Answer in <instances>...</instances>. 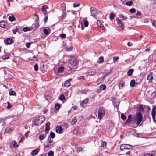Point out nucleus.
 <instances>
[{"instance_id":"nucleus-1","label":"nucleus","mask_w":156,"mask_h":156,"mask_svg":"<svg viewBox=\"0 0 156 156\" xmlns=\"http://www.w3.org/2000/svg\"><path fill=\"white\" fill-rule=\"evenodd\" d=\"M118 16L119 17L117 18V23L119 27L123 30L124 28V23L122 20L126 21L127 18L122 14H119Z\"/></svg>"},{"instance_id":"nucleus-2","label":"nucleus","mask_w":156,"mask_h":156,"mask_svg":"<svg viewBox=\"0 0 156 156\" xmlns=\"http://www.w3.org/2000/svg\"><path fill=\"white\" fill-rule=\"evenodd\" d=\"M142 113L140 111H137L135 118V121L137 125H139L142 121Z\"/></svg>"},{"instance_id":"nucleus-3","label":"nucleus","mask_w":156,"mask_h":156,"mask_svg":"<svg viewBox=\"0 0 156 156\" xmlns=\"http://www.w3.org/2000/svg\"><path fill=\"white\" fill-rule=\"evenodd\" d=\"M44 120V117L43 116H40L35 118L33 120L34 125L37 126L41 124Z\"/></svg>"},{"instance_id":"nucleus-4","label":"nucleus","mask_w":156,"mask_h":156,"mask_svg":"<svg viewBox=\"0 0 156 156\" xmlns=\"http://www.w3.org/2000/svg\"><path fill=\"white\" fill-rule=\"evenodd\" d=\"M133 146L128 144H122L120 147V149L122 151H124L126 150H129L132 149Z\"/></svg>"},{"instance_id":"nucleus-5","label":"nucleus","mask_w":156,"mask_h":156,"mask_svg":"<svg viewBox=\"0 0 156 156\" xmlns=\"http://www.w3.org/2000/svg\"><path fill=\"white\" fill-rule=\"evenodd\" d=\"M105 109L102 108H100L98 112V118L101 119L105 115Z\"/></svg>"},{"instance_id":"nucleus-6","label":"nucleus","mask_w":156,"mask_h":156,"mask_svg":"<svg viewBox=\"0 0 156 156\" xmlns=\"http://www.w3.org/2000/svg\"><path fill=\"white\" fill-rule=\"evenodd\" d=\"M55 131L56 133L61 134L63 132V129L60 126H57L55 128Z\"/></svg>"},{"instance_id":"nucleus-7","label":"nucleus","mask_w":156,"mask_h":156,"mask_svg":"<svg viewBox=\"0 0 156 156\" xmlns=\"http://www.w3.org/2000/svg\"><path fill=\"white\" fill-rule=\"evenodd\" d=\"M69 62L70 64L73 66H75L77 62L76 59L73 58H71L70 59Z\"/></svg>"},{"instance_id":"nucleus-8","label":"nucleus","mask_w":156,"mask_h":156,"mask_svg":"<svg viewBox=\"0 0 156 156\" xmlns=\"http://www.w3.org/2000/svg\"><path fill=\"white\" fill-rule=\"evenodd\" d=\"M9 55L10 54L9 53L4 51L2 57L3 59H7L9 58Z\"/></svg>"},{"instance_id":"nucleus-9","label":"nucleus","mask_w":156,"mask_h":156,"mask_svg":"<svg viewBox=\"0 0 156 156\" xmlns=\"http://www.w3.org/2000/svg\"><path fill=\"white\" fill-rule=\"evenodd\" d=\"M90 12L91 15L93 17H94L95 16H96L97 13V10L94 8H91Z\"/></svg>"},{"instance_id":"nucleus-10","label":"nucleus","mask_w":156,"mask_h":156,"mask_svg":"<svg viewBox=\"0 0 156 156\" xmlns=\"http://www.w3.org/2000/svg\"><path fill=\"white\" fill-rule=\"evenodd\" d=\"M61 106V105L59 103H56L55 106V109L56 111V112H52L51 113H56L60 109Z\"/></svg>"},{"instance_id":"nucleus-11","label":"nucleus","mask_w":156,"mask_h":156,"mask_svg":"<svg viewBox=\"0 0 156 156\" xmlns=\"http://www.w3.org/2000/svg\"><path fill=\"white\" fill-rule=\"evenodd\" d=\"M12 42V39L10 38H7L5 40V41H4V43L6 45L11 44Z\"/></svg>"},{"instance_id":"nucleus-12","label":"nucleus","mask_w":156,"mask_h":156,"mask_svg":"<svg viewBox=\"0 0 156 156\" xmlns=\"http://www.w3.org/2000/svg\"><path fill=\"white\" fill-rule=\"evenodd\" d=\"M72 80L70 79H68L66 80L64 84V86L65 87H68L70 86V82Z\"/></svg>"},{"instance_id":"nucleus-13","label":"nucleus","mask_w":156,"mask_h":156,"mask_svg":"<svg viewBox=\"0 0 156 156\" xmlns=\"http://www.w3.org/2000/svg\"><path fill=\"white\" fill-rule=\"evenodd\" d=\"M153 77L151 73H150L147 75V79L148 81L149 82H151L153 80Z\"/></svg>"},{"instance_id":"nucleus-14","label":"nucleus","mask_w":156,"mask_h":156,"mask_svg":"<svg viewBox=\"0 0 156 156\" xmlns=\"http://www.w3.org/2000/svg\"><path fill=\"white\" fill-rule=\"evenodd\" d=\"M39 149L37 148L35 150H33L31 153V155L33 156L36 155L38 154L39 151Z\"/></svg>"},{"instance_id":"nucleus-15","label":"nucleus","mask_w":156,"mask_h":156,"mask_svg":"<svg viewBox=\"0 0 156 156\" xmlns=\"http://www.w3.org/2000/svg\"><path fill=\"white\" fill-rule=\"evenodd\" d=\"M54 144L53 141L52 140H48V141L47 144L46 145V147H48L51 145H53Z\"/></svg>"},{"instance_id":"nucleus-16","label":"nucleus","mask_w":156,"mask_h":156,"mask_svg":"<svg viewBox=\"0 0 156 156\" xmlns=\"http://www.w3.org/2000/svg\"><path fill=\"white\" fill-rule=\"evenodd\" d=\"M43 32L44 34L46 35H48L50 33L51 30L49 28H48V29L45 28L43 29Z\"/></svg>"},{"instance_id":"nucleus-17","label":"nucleus","mask_w":156,"mask_h":156,"mask_svg":"<svg viewBox=\"0 0 156 156\" xmlns=\"http://www.w3.org/2000/svg\"><path fill=\"white\" fill-rule=\"evenodd\" d=\"M50 123L49 122H47L45 125V131L47 132V133H48L49 130L50 129Z\"/></svg>"},{"instance_id":"nucleus-18","label":"nucleus","mask_w":156,"mask_h":156,"mask_svg":"<svg viewBox=\"0 0 156 156\" xmlns=\"http://www.w3.org/2000/svg\"><path fill=\"white\" fill-rule=\"evenodd\" d=\"M13 130V129L12 128H7L5 129V132L7 133L10 134L12 133Z\"/></svg>"},{"instance_id":"nucleus-19","label":"nucleus","mask_w":156,"mask_h":156,"mask_svg":"<svg viewBox=\"0 0 156 156\" xmlns=\"http://www.w3.org/2000/svg\"><path fill=\"white\" fill-rule=\"evenodd\" d=\"M0 26L3 28H5L6 27V23L4 21H2L0 22Z\"/></svg>"},{"instance_id":"nucleus-20","label":"nucleus","mask_w":156,"mask_h":156,"mask_svg":"<svg viewBox=\"0 0 156 156\" xmlns=\"http://www.w3.org/2000/svg\"><path fill=\"white\" fill-rule=\"evenodd\" d=\"M48 9V7L46 5H44L42 7V11L44 12V15H46L47 13V11L46 9Z\"/></svg>"},{"instance_id":"nucleus-21","label":"nucleus","mask_w":156,"mask_h":156,"mask_svg":"<svg viewBox=\"0 0 156 156\" xmlns=\"http://www.w3.org/2000/svg\"><path fill=\"white\" fill-rule=\"evenodd\" d=\"M131 121V115H129L128 117V118L125 122V124H128L130 123Z\"/></svg>"},{"instance_id":"nucleus-22","label":"nucleus","mask_w":156,"mask_h":156,"mask_svg":"<svg viewBox=\"0 0 156 156\" xmlns=\"http://www.w3.org/2000/svg\"><path fill=\"white\" fill-rule=\"evenodd\" d=\"M88 98H86L82 101V102L80 103V105L81 106L83 107V104H87L88 103Z\"/></svg>"},{"instance_id":"nucleus-23","label":"nucleus","mask_w":156,"mask_h":156,"mask_svg":"<svg viewBox=\"0 0 156 156\" xmlns=\"http://www.w3.org/2000/svg\"><path fill=\"white\" fill-rule=\"evenodd\" d=\"M9 94L10 96H16V93L15 92V91L11 89H10L9 90Z\"/></svg>"},{"instance_id":"nucleus-24","label":"nucleus","mask_w":156,"mask_h":156,"mask_svg":"<svg viewBox=\"0 0 156 156\" xmlns=\"http://www.w3.org/2000/svg\"><path fill=\"white\" fill-rule=\"evenodd\" d=\"M46 137V136L45 135H44V134H41L39 136V138L40 140L41 141L42 140H44L45 138Z\"/></svg>"},{"instance_id":"nucleus-25","label":"nucleus","mask_w":156,"mask_h":156,"mask_svg":"<svg viewBox=\"0 0 156 156\" xmlns=\"http://www.w3.org/2000/svg\"><path fill=\"white\" fill-rule=\"evenodd\" d=\"M9 19L10 22H12L15 20V18L13 15H12L9 16Z\"/></svg>"},{"instance_id":"nucleus-26","label":"nucleus","mask_w":156,"mask_h":156,"mask_svg":"<svg viewBox=\"0 0 156 156\" xmlns=\"http://www.w3.org/2000/svg\"><path fill=\"white\" fill-rule=\"evenodd\" d=\"M133 71V69H131L129 70L127 73V74L128 76H130L132 74Z\"/></svg>"},{"instance_id":"nucleus-27","label":"nucleus","mask_w":156,"mask_h":156,"mask_svg":"<svg viewBox=\"0 0 156 156\" xmlns=\"http://www.w3.org/2000/svg\"><path fill=\"white\" fill-rule=\"evenodd\" d=\"M77 122V120L76 117H74L72 120L71 124L72 125H74Z\"/></svg>"},{"instance_id":"nucleus-28","label":"nucleus","mask_w":156,"mask_h":156,"mask_svg":"<svg viewBox=\"0 0 156 156\" xmlns=\"http://www.w3.org/2000/svg\"><path fill=\"white\" fill-rule=\"evenodd\" d=\"M13 145L14 148L18 147L19 146V143H18L16 141H13Z\"/></svg>"},{"instance_id":"nucleus-29","label":"nucleus","mask_w":156,"mask_h":156,"mask_svg":"<svg viewBox=\"0 0 156 156\" xmlns=\"http://www.w3.org/2000/svg\"><path fill=\"white\" fill-rule=\"evenodd\" d=\"M135 83V81L134 80H132L130 82V86L131 87L134 86Z\"/></svg>"},{"instance_id":"nucleus-30","label":"nucleus","mask_w":156,"mask_h":156,"mask_svg":"<svg viewBox=\"0 0 156 156\" xmlns=\"http://www.w3.org/2000/svg\"><path fill=\"white\" fill-rule=\"evenodd\" d=\"M155 113L156 112L155 109L154 108H152L151 112V115L152 117H153L154 118L155 117Z\"/></svg>"},{"instance_id":"nucleus-31","label":"nucleus","mask_w":156,"mask_h":156,"mask_svg":"<svg viewBox=\"0 0 156 156\" xmlns=\"http://www.w3.org/2000/svg\"><path fill=\"white\" fill-rule=\"evenodd\" d=\"M107 144L105 141H103L101 144V146L102 148H104L106 146Z\"/></svg>"},{"instance_id":"nucleus-32","label":"nucleus","mask_w":156,"mask_h":156,"mask_svg":"<svg viewBox=\"0 0 156 156\" xmlns=\"http://www.w3.org/2000/svg\"><path fill=\"white\" fill-rule=\"evenodd\" d=\"M58 99L59 100H61L62 101H64L65 100V97L64 95L62 94L58 98Z\"/></svg>"},{"instance_id":"nucleus-33","label":"nucleus","mask_w":156,"mask_h":156,"mask_svg":"<svg viewBox=\"0 0 156 156\" xmlns=\"http://www.w3.org/2000/svg\"><path fill=\"white\" fill-rule=\"evenodd\" d=\"M133 2L132 1H127L126 2V5L128 6L132 5Z\"/></svg>"},{"instance_id":"nucleus-34","label":"nucleus","mask_w":156,"mask_h":156,"mask_svg":"<svg viewBox=\"0 0 156 156\" xmlns=\"http://www.w3.org/2000/svg\"><path fill=\"white\" fill-rule=\"evenodd\" d=\"M115 17V15L112 13L110 14L109 15V18L111 20H112Z\"/></svg>"},{"instance_id":"nucleus-35","label":"nucleus","mask_w":156,"mask_h":156,"mask_svg":"<svg viewBox=\"0 0 156 156\" xmlns=\"http://www.w3.org/2000/svg\"><path fill=\"white\" fill-rule=\"evenodd\" d=\"M83 24L85 27H87L88 26L89 22L87 20H83Z\"/></svg>"},{"instance_id":"nucleus-36","label":"nucleus","mask_w":156,"mask_h":156,"mask_svg":"<svg viewBox=\"0 0 156 156\" xmlns=\"http://www.w3.org/2000/svg\"><path fill=\"white\" fill-rule=\"evenodd\" d=\"M64 68L63 67H60L58 69V72L61 73L63 71Z\"/></svg>"},{"instance_id":"nucleus-37","label":"nucleus","mask_w":156,"mask_h":156,"mask_svg":"<svg viewBox=\"0 0 156 156\" xmlns=\"http://www.w3.org/2000/svg\"><path fill=\"white\" fill-rule=\"evenodd\" d=\"M97 24L98 26V27H102V25L101 23V22L99 20H97Z\"/></svg>"},{"instance_id":"nucleus-38","label":"nucleus","mask_w":156,"mask_h":156,"mask_svg":"<svg viewBox=\"0 0 156 156\" xmlns=\"http://www.w3.org/2000/svg\"><path fill=\"white\" fill-rule=\"evenodd\" d=\"M106 86L105 85L102 84L100 86V89L105 90L106 89Z\"/></svg>"},{"instance_id":"nucleus-39","label":"nucleus","mask_w":156,"mask_h":156,"mask_svg":"<svg viewBox=\"0 0 156 156\" xmlns=\"http://www.w3.org/2000/svg\"><path fill=\"white\" fill-rule=\"evenodd\" d=\"M23 30L24 32L29 31L30 30V28L28 27H25L23 28Z\"/></svg>"},{"instance_id":"nucleus-40","label":"nucleus","mask_w":156,"mask_h":156,"mask_svg":"<svg viewBox=\"0 0 156 156\" xmlns=\"http://www.w3.org/2000/svg\"><path fill=\"white\" fill-rule=\"evenodd\" d=\"M50 136L51 138H53L55 136V134L54 133L51 132L50 133Z\"/></svg>"},{"instance_id":"nucleus-41","label":"nucleus","mask_w":156,"mask_h":156,"mask_svg":"<svg viewBox=\"0 0 156 156\" xmlns=\"http://www.w3.org/2000/svg\"><path fill=\"white\" fill-rule=\"evenodd\" d=\"M119 59V57L118 56H115L113 58V62H117Z\"/></svg>"},{"instance_id":"nucleus-42","label":"nucleus","mask_w":156,"mask_h":156,"mask_svg":"<svg viewBox=\"0 0 156 156\" xmlns=\"http://www.w3.org/2000/svg\"><path fill=\"white\" fill-rule=\"evenodd\" d=\"M99 59L100 60V61H98V63H102L104 61L103 58L102 56H101L99 58Z\"/></svg>"},{"instance_id":"nucleus-43","label":"nucleus","mask_w":156,"mask_h":156,"mask_svg":"<svg viewBox=\"0 0 156 156\" xmlns=\"http://www.w3.org/2000/svg\"><path fill=\"white\" fill-rule=\"evenodd\" d=\"M121 118L122 119L125 120L126 118V116L124 115L123 113L121 115Z\"/></svg>"},{"instance_id":"nucleus-44","label":"nucleus","mask_w":156,"mask_h":156,"mask_svg":"<svg viewBox=\"0 0 156 156\" xmlns=\"http://www.w3.org/2000/svg\"><path fill=\"white\" fill-rule=\"evenodd\" d=\"M72 48L71 47H66L65 49V50L66 51H70L72 50Z\"/></svg>"},{"instance_id":"nucleus-45","label":"nucleus","mask_w":156,"mask_h":156,"mask_svg":"<svg viewBox=\"0 0 156 156\" xmlns=\"http://www.w3.org/2000/svg\"><path fill=\"white\" fill-rule=\"evenodd\" d=\"M48 156H54V153L52 151H50L48 152Z\"/></svg>"},{"instance_id":"nucleus-46","label":"nucleus","mask_w":156,"mask_h":156,"mask_svg":"<svg viewBox=\"0 0 156 156\" xmlns=\"http://www.w3.org/2000/svg\"><path fill=\"white\" fill-rule=\"evenodd\" d=\"M156 96V92H153L151 94V97L152 98H154Z\"/></svg>"},{"instance_id":"nucleus-47","label":"nucleus","mask_w":156,"mask_h":156,"mask_svg":"<svg viewBox=\"0 0 156 156\" xmlns=\"http://www.w3.org/2000/svg\"><path fill=\"white\" fill-rule=\"evenodd\" d=\"M151 24L153 26L156 27V21L153 20L151 22Z\"/></svg>"},{"instance_id":"nucleus-48","label":"nucleus","mask_w":156,"mask_h":156,"mask_svg":"<svg viewBox=\"0 0 156 156\" xmlns=\"http://www.w3.org/2000/svg\"><path fill=\"white\" fill-rule=\"evenodd\" d=\"M34 69L35 71H37L38 70V65L37 64H36L34 66Z\"/></svg>"},{"instance_id":"nucleus-49","label":"nucleus","mask_w":156,"mask_h":156,"mask_svg":"<svg viewBox=\"0 0 156 156\" xmlns=\"http://www.w3.org/2000/svg\"><path fill=\"white\" fill-rule=\"evenodd\" d=\"M135 9L134 8H132L130 9V13H133L135 12Z\"/></svg>"},{"instance_id":"nucleus-50","label":"nucleus","mask_w":156,"mask_h":156,"mask_svg":"<svg viewBox=\"0 0 156 156\" xmlns=\"http://www.w3.org/2000/svg\"><path fill=\"white\" fill-rule=\"evenodd\" d=\"M30 133V132L29 131H27L25 135L27 138L28 137V136L29 135V134Z\"/></svg>"},{"instance_id":"nucleus-51","label":"nucleus","mask_w":156,"mask_h":156,"mask_svg":"<svg viewBox=\"0 0 156 156\" xmlns=\"http://www.w3.org/2000/svg\"><path fill=\"white\" fill-rule=\"evenodd\" d=\"M31 44V43H26L25 45L26 47L27 48H29L30 47V45Z\"/></svg>"},{"instance_id":"nucleus-52","label":"nucleus","mask_w":156,"mask_h":156,"mask_svg":"<svg viewBox=\"0 0 156 156\" xmlns=\"http://www.w3.org/2000/svg\"><path fill=\"white\" fill-rule=\"evenodd\" d=\"M60 36L62 38H64L66 37V35L65 34H60Z\"/></svg>"},{"instance_id":"nucleus-53","label":"nucleus","mask_w":156,"mask_h":156,"mask_svg":"<svg viewBox=\"0 0 156 156\" xmlns=\"http://www.w3.org/2000/svg\"><path fill=\"white\" fill-rule=\"evenodd\" d=\"M7 104H8V106L7 107V108L9 109L11 108L12 105L10 104V103L9 102H7Z\"/></svg>"},{"instance_id":"nucleus-54","label":"nucleus","mask_w":156,"mask_h":156,"mask_svg":"<svg viewBox=\"0 0 156 156\" xmlns=\"http://www.w3.org/2000/svg\"><path fill=\"white\" fill-rule=\"evenodd\" d=\"M130 151H128L126 153L124 154H126L127 155L130 156Z\"/></svg>"},{"instance_id":"nucleus-55","label":"nucleus","mask_w":156,"mask_h":156,"mask_svg":"<svg viewBox=\"0 0 156 156\" xmlns=\"http://www.w3.org/2000/svg\"><path fill=\"white\" fill-rule=\"evenodd\" d=\"M18 31V28L16 27L15 29L13 30V32L14 34H16Z\"/></svg>"},{"instance_id":"nucleus-56","label":"nucleus","mask_w":156,"mask_h":156,"mask_svg":"<svg viewBox=\"0 0 156 156\" xmlns=\"http://www.w3.org/2000/svg\"><path fill=\"white\" fill-rule=\"evenodd\" d=\"M80 6V4H74L73 5V6L74 7H78Z\"/></svg>"},{"instance_id":"nucleus-57","label":"nucleus","mask_w":156,"mask_h":156,"mask_svg":"<svg viewBox=\"0 0 156 156\" xmlns=\"http://www.w3.org/2000/svg\"><path fill=\"white\" fill-rule=\"evenodd\" d=\"M71 108L73 109L74 110H76L77 109V107L76 106H75L72 107Z\"/></svg>"},{"instance_id":"nucleus-58","label":"nucleus","mask_w":156,"mask_h":156,"mask_svg":"<svg viewBox=\"0 0 156 156\" xmlns=\"http://www.w3.org/2000/svg\"><path fill=\"white\" fill-rule=\"evenodd\" d=\"M123 86V84L122 83H119V88H122Z\"/></svg>"},{"instance_id":"nucleus-59","label":"nucleus","mask_w":156,"mask_h":156,"mask_svg":"<svg viewBox=\"0 0 156 156\" xmlns=\"http://www.w3.org/2000/svg\"><path fill=\"white\" fill-rule=\"evenodd\" d=\"M140 15H141L140 12L139 11H138L136 14V16H140Z\"/></svg>"},{"instance_id":"nucleus-60","label":"nucleus","mask_w":156,"mask_h":156,"mask_svg":"<svg viewBox=\"0 0 156 156\" xmlns=\"http://www.w3.org/2000/svg\"><path fill=\"white\" fill-rule=\"evenodd\" d=\"M24 140V138L23 137H22L21 138V140H20L19 141V143L21 142V141H23V140Z\"/></svg>"},{"instance_id":"nucleus-61","label":"nucleus","mask_w":156,"mask_h":156,"mask_svg":"<svg viewBox=\"0 0 156 156\" xmlns=\"http://www.w3.org/2000/svg\"><path fill=\"white\" fill-rule=\"evenodd\" d=\"M93 73H91V74L89 73V75H93L94 74V73H95L96 72L95 71V70H94V71H93Z\"/></svg>"},{"instance_id":"nucleus-62","label":"nucleus","mask_w":156,"mask_h":156,"mask_svg":"<svg viewBox=\"0 0 156 156\" xmlns=\"http://www.w3.org/2000/svg\"><path fill=\"white\" fill-rule=\"evenodd\" d=\"M153 119V122L155 123L156 122V121L155 120V117H154V118L153 117H152Z\"/></svg>"},{"instance_id":"nucleus-63","label":"nucleus","mask_w":156,"mask_h":156,"mask_svg":"<svg viewBox=\"0 0 156 156\" xmlns=\"http://www.w3.org/2000/svg\"><path fill=\"white\" fill-rule=\"evenodd\" d=\"M148 156H154L153 155V154H148Z\"/></svg>"},{"instance_id":"nucleus-64","label":"nucleus","mask_w":156,"mask_h":156,"mask_svg":"<svg viewBox=\"0 0 156 156\" xmlns=\"http://www.w3.org/2000/svg\"><path fill=\"white\" fill-rule=\"evenodd\" d=\"M153 69L154 70H156V65H155L154 66Z\"/></svg>"}]
</instances>
